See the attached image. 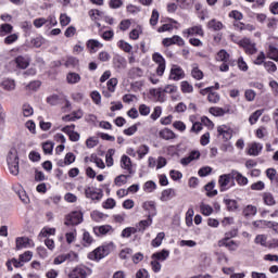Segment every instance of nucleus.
<instances>
[{
	"label": "nucleus",
	"instance_id": "ea45409f",
	"mask_svg": "<svg viewBox=\"0 0 278 278\" xmlns=\"http://www.w3.org/2000/svg\"><path fill=\"white\" fill-rule=\"evenodd\" d=\"M210 114L213 116H225L226 111L223 108L213 106L210 109Z\"/></svg>",
	"mask_w": 278,
	"mask_h": 278
},
{
	"label": "nucleus",
	"instance_id": "bb28decb",
	"mask_svg": "<svg viewBox=\"0 0 278 278\" xmlns=\"http://www.w3.org/2000/svg\"><path fill=\"white\" fill-rule=\"evenodd\" d=\"M267 58H269V60H274V62H278V49H277V47H275V46H269L268 47Z\"/></svg>",
	"mask_w": 278,
	"mask_h": 278
},
{
	"label": "nucleus",
	"instance_id": "0e129e2a",
	"mask_svg": "<svg viewBox=\"0 0 278 278\" xmlns=\"http://www.w3.org/2000/svg\"><path fill=\"white\" fill-rule=\"evenodd\" d=\"M47 101L50 105H58L60 103V96L52 94L47 98Z\"/></svg>",
	"mask_w": 278,
	"mask_h": 278
},
{
	"label": "nucleus",
	"instance_id": "5701e85b",
	"mask_svg": "<svg viewBox=\"0 0 278 278\" xmlns=\"http://www.w3.org/2000/svg\"><path fill=\"white\" fill-rule=\"evenodd\" d=\"M176 197L175 189H165L161 193V201H170Z\"/></svg>",
	"mask_w": 278,
	"mask_h": 278
},
{
	"label": "nucleus",
	"instance_id": "393cba45",
	"mask_svg": "<svg viewBox=\"0 0 278 278\" xmlns=\"http://www.w3.org/2000/svg\"><path fill=\"white\" fill-rule=\"evenodd\" d=\"M151 225H153V217L148 216L147 219L140 220V222L138 223L139 231L144 232V230L147 229V227H151Z\"/></svg>",
	"mask_w": 278,
	"mask_h": 278
},
{
	"label": "nucleus",
	"instance_id": "39448f33",
	"mask_svg": "<svg viewBox=\"0 0 278 278\" xmlns=\"http://www.w3.org/2000/svg\"><path fill=\"white\" fill-rule=\"evenodd\" d=\"M85 195L91 201H101L103 199V190L94 187L85 188Z\"/></svg>",
	"mask_w": 278,
	"mask_h": 278
},
{
	"label": "nucleus",
	"instance_id": "4be33fe9",
	"mask_svg": "<svg viewBox=\"0 0 278 278\" xmlns=\"http://www.w3.org/2000/svg\"><path fill=\"white\" fill-rule=\"evenodd\" d=\"M93 231L97 236H105L110 233V231H112V226L104 225V226L96 227L93 228Z\"/></svg>",
	"mask_w": 278,
	"mask_h": 278
},
{
	"label": "nucleus",
	"instance_id": "e433bc0d",
	"mask_svg": "<svg viewBox=\"0 0 278 278\" xmlns=\"http://www.w3.org/2000/svg\"><path fill=\"white\" fill-rule=\"evenodd\" d=\"M128 177H129V176H128V175H125V174H122V175L115 177V179H114L115 186H117V187H119V188H121V186H125V184H127V178H128Z\"/></svg>",
	"mask_w": 278,
	"mask_h": 278
},
{
	"label": "nucleus",
	"instance_id": "c85d7f7f",
	"mask_svg": "<svg viewBox=\"0 0 278 278\" xmlns=\"http://www.w3.org/2000/svg\"><path fill=\"white\" fill-rule=\"evenodd\" d=\"M191 76L193 79H197L198 81L203 78V72L199 68L198 64H194L192 66Z\"/></svg>",
	"mask_w": 278,
	"mask_h": 278
},
{
	"label": "nucleus",
	"instance_id": "a211bd4d",
	"mask_svg": "<svg viewBox=\"0 0 278 278\" xmlns=\"http://www.w3.org/2000/svg\"><path fill=\"white\" fill-rule=\"evenodd\" d=\"M262 149H263L262 143L254 142V143H251L248 150V153L249 155H253L254 157H257V155L262 153Z\"/></svg>",
	"mask_w": 278,
	"mask_h": 278
},
{
	"label": "nucleus",
	"instance_id": "473e14b6",
	"mask_svg": "<svg viewBox=\"0 0 278 278\" xmlns=\"http://www.w3.org/2000/svg\"><path fill=\"white\" fill-rule=\"evenodd\" d=\"M214 186H216L214 182L205 185L204 189L206 191V197H216V194H218V191L214 190Z\"/></svg>",
	"mask_w": 278,
	"mask_h": 278
},
{
	"label": "nucleus",
	"instance_id": "13d9d810",
	"mask_svg": "<svg viewBox=\"0 0 278 278\" xmlns=\"http://www.w3.org/2000/svg\"><path fill=\"white\" fill-rule=\"evenodd\" d=\"M207 101L210 103H218V101H220V96L216 92H210L207 96Z\"/></svg>",
	"mask_w": 278,
	"mask_h": 278
},
{
	"label": "nucleus",
	"instance_id": "774afa93",
	"mask_svg": "<svg viewBox=\"0 0 278 278\" xmlns=\"http://www.w3.org/2000/svg\"><path fill=\"white\" fill-rule=\"evenodd\" d=\"M201 260L204 266H211L212 265V257L207 253H202L201 254Z\"/></svg>",
	"mask_w": 278,
	"mask_h": 278
},
{
	"label": "nucleus",
	"instance_id": "5fc2aeb1",
	"mask_svg": "<svg viewBox=\"0 0 278 278\" xmlns=\"http://www.w3.org/2000/svg\"><path fill=\"white\" fill-rule=\"evenodd\" d=\"M18 40V34H11L4 38V45H14Z\"/></svg>",
	"mask_w": 278,
	"mask_h": 278
},
{
	"label": "nucleus",
	"instance_id": "7c9ffc66",
	"mask_svg": "<svg viewBox=\"0 0 278 278\" xmlns=\"http://www.w3.org/2000/svg\"><path fill=\"white\" fill-rule=\"evenodd\" d=\"M255 214H257L256 206L248 205L243 208V216H245V218H249V216H255Z\"/></svg>",
	"mask_w": 278,
	"mask_h": 278
},
{
	"label": "nucleus",
	"instance_id": "f3484780",
	"mask_svg": "<svg viewBox=\"0 0 278 278\" xmlns=\"http://www.w3.org/2000/svg\"><path fill=\"white\" fill-rule=\"evenodd\" d=\"M14 62L17 68H22L23 71L29 66V59L27 56L20 55L15 58Z\"/></svg>",
	"mask_w": 278,
	"mask_h": 278
},
{
	"label": "nucleus",
	"instance_id": "338daca9",
	"mask_svg": "<svg viewBox=\"0 0 278 278\" xmlns=\"http://www.w3.org/2000/svg\"><path fill=\"white\" fill-rule=\"evenodd\" d=\"M111 58L112 56L106 51H102L98 55V60H100V62H110Z\"/></svg>",
	"mask_w": 278,
	"mask_h": 278
},
{
	"label": "nucleus",
	"instance_id": "412c9836",
	"mask_svg": "<svg viewBox=\"0 0 278 278\" xmlns=\"http://www.w3.org/2000/svg\"><path fill=\"white\" fill-rule=\"evenodd\" d=\"M170 255V252L168 250H162L161 252H156L152 254V260H159V262H166L168 260V256Z\"/></svg>",
	"mask_w": 278,
	"mask_h": 278
},
{
	"label": "nucleus",
	"instance_id": "2eb2a0df",
	"mask_svg": "<svg viewBox=\"0 0 278 278\" xmlns=\"http://www.w3.org/2000/svg\"><path fill=\"white\" fill-rule=\"evenodd\" d=\"M103 48V43L99 42L97 39H89L87 41V49H89V53H97V49Z\"/></svg>",
	"mask_w": 278,
	"mask_h": 278
},
{
	"label": "nucleus",
	"instance_id": "6ab92c4d",
	"mask_svg": "<svg viewBox=\"0 0 278 278\" xmlns=\"http://www.w3.org/2000/svg\"><path fill=\"white\" fill-rule=\"evenodd\" d=\"M218 247H226L229 251H236L238 249V243H236V241H229V239H222L218 241Z\"/></svg>",
	"mask_w": 278,
	"mask_h": 278
},
{
	"label": "nucleus",
	"instance_id": "680f3d73",
	"mask_svg": "<svg viewBox=\"0 0 278 278\" xmlns=\"http://www.w3.org/2000/svg\"><path fill=\"white\" fill-rule=\"evenodd\" d=\"M2 88H4V90H14L16 85L14 84V80H4L2 83Z\"/></svg>",
	"mask_w": 278,
	"mask_h": 278
},
{
	"label": "nucleus",
	"instance_id": "8fccbe9b",
	"mask_svg": "<svg viewBox=\"0 0 278 278\" xmlns=\"http://www.w3.org/2000/svg\"><path fill=\"white\" fill-rule=\"evenodd\" d=\"M216 60L218 62H227L229 60V53L225 50H220L216 55Z\"/></svg>",
	"mask_w": 278,
	"mask_h": 278
},
{
	"label": "nucleus",
	"instance_id": "f257e3e1",
	"mask_svg": "<svg viewBox=\"0 0 278 278\" xmlns=\"http://www.w3.org/2000/svg\"><path fill=\"white\" fill-rule=\"evenodd\" d=\"M7 162L9 166V170L11 175H18L20 169H18V152L16 149H11L8 156H7Z\"/></svg>",
	"mask_w": 278,
	"mask_h": 278
},
{
	"label": "nucleus",
	"instance_id": "de8ad7c7",
	"mask_svg": "<svg viewBox=\"0 0 278 278\" xmlns=\"http://www.w3.org/2000/svg\"><path fill=\"white\" fill-rule=\"evenodd\" d=\"M31 257H34V253H31V251H26L20 255V260L23 264L31 262Z\"/></svg>",
	"mask_w": 278,
	"mask_h": 278
},
{
	"label": "nucleus",
	"instance_id": "49530a36",
	"mask_svg": "<svg viewBox=\"0 0 278 278\" xmlns=\"http://www.w3.org/2000/svg\"><path fill=\"white\" fill-rule=\"evenodd\" d=\"M22 112H23V116L25 117H29L34 115V108H31V105L29 104H24L22 106Z\"/></svg>",
	"mask_w": 278,
	"mask_h": 278
},
{
	"label": "nucleus",
	"instance_id": "2f4dec72",
	"mask_svg": "<svg viewBox=\"0 0 278 278\" xmlns=\"http://www.w3.org/2000/svg\"><path fill=\"white\" fill-rule=\"evenodd\" d=\"M14 27L12 24H1L0 25V36H8V34H12Z\"/></svg>",
	"mask_w": 278,
	"mask_h": 278
},
{
	"label": "nucleus",
	"instance_id": "9d476101",
	"mask_svg": "<svg viewBox=\"0 0 278 278\" xmlns=\"http://www.w3.org/2000/svg\"><path fill=\"white\" fill-rule=\"evenodd\" d=\"M119 164L123 170H126L129 175H134V165L131 164V159L129 156L126 154L122 155Z\"/></svg>",
	"mask_w": 278,
	"mask_h": 278
},
{
	"label": "nucleus",
	"instance_id": "864d4df0",
	"mask_svg": "<svg viewBox=\"0 0 278 278\" xmlns=\"http://www.w3.org/2000/svg\"><path fill=\"white\" fill-rule=\"evenodd\" d=\"M83 241L85 247H90V244L94 242V239H92V236H90V232L86 231L83 235Z\"/></svg>",
	"mask_w": 278,
	"mask_h": 278
},
{
	"label": "nucleus",
	"instance_id": "58836bf2",
	"mask_svg": "<svg viewBox=\"0 0 278 278\" xmlns=\"http://www.w3.org/2000/svg\"><path fill=\"white\" fill-rule=\"evenodd\" d=\"M117 46L119 49H122V51H125V53H131V49H134V47H131V45L127 43L125 40H119Z\"/></svg>",
	"mask_w": 278,
	"mask_h": 278
},
{
	"label": "nucleus",
	"instance_id": "423d86ee",
	"mask_svg": "<svg viewBox=\"0 0 278 278\" xmlns=\"http://www.w3.org/2000/svg\"><path fill=\"white\" fill-rule=\"evenodd\" d=\"M113 68L117 72L121 73L123 71H125V68H127V59H125V56L121 55V54H115L113 56Z\"/></svg>",
	"mask_w": 278,
	"mask_h": 278
},
{
	"label": "nucleus",
	"instance_id": "6e6552de",
	"mask_svg": "<svg viewBox=\"0 0 278 278\" xmlns=\"http://www.w3.org/2000/svg\"><path fill=\"white\" fill-rule=\"evenodd\" d=\"M186 77V73L184 70L178 65H173L169 74V79L174 81H179V79H184Z\"/></svg>",
	"mask_w": 278,
	"mask_h": 278
},
{
	"label": "nucleus",
	"instance_id": "f704fd0d",
	"mask_svg": "<svg viewBox=\"0 0 278 278\" xmlns=\"http://www.w3.org/2000/svg\"><path fill=\"white\" fill-rule=\"evenodd\" d=\"M188 36H203V28L201 26H193L187 30Z\"/></svg>",
	"mask_w": 278,
	"mask_h": 278
},
{
	"label": "nucleus",
	"instance_id": "c756f323",
	"mask_svg": "<svg viewBox=\"0 0 278 278\" xmlns=\"http://www.w3.org/2000/svg\"><path fill=\"white\" fill-rule=\"evenodd\" d=\"M263 201H264L265 205H269V206H273L277 203L275 201V197H273V193H270V192L263 193Z\"/></svg>",
	"mask_w": 278,
	"mask_h": 278
},
{
	"label": "nucleus",
	"instance_id": "09e8293b",
	"mask_svg": "<svg viewBox=\"0 0 278 278\" xmlns=\"http://www.w3.org/2000/svg\"><path fill=\"white\" fill-rule=\"evenodd\" d=\"M108 90L109 92H114L116 90V86H118V79L117 78H111L108 83Z\"/></svg>",
	"mask_w": 278,
	"mask_h": 278
},
{
	"label": "nucleus",
	"instance_id": "bf43d9fd",
	"mask_svg": "<svg viewBox=\"0 0 278 278\" xmlns=\"http://www.w3.org/2000/svg\"><path fill=\"white\" fill-rule=\"evenodd\" d=\"M60 23L62 27H66L71 23V16L66 15V13H62L60 15Z\"/></svg>",
	"mask_w": 278,
	"mask_h": 278
},
{
	"label": "nucleus",
	"instance_id": "b1692460",
	"mask_svg": "<svg viewBox=\"0 0 278 278\" xmlns=\"http://www.w3.org/2000/svg\"><path fill=\"white\" fill-rule=\"evenodd\" d=\"M67 84H79L81 81V76L75 72H71L66 76Z\"/></svg>",
	"mask_w": 278,
	"mask_h": 278
},
{
	"label": "nucleus",
	"instance_id": "7ed1b4c3",
	"mask_svg": "<svg viewBox=\"0 0 278 278\" xmlns=\"http://www.w3.org/2000/svg\"><path fill=\"white\" fill-rule=\"evenodd\" d=\"M110 255V245H103L97 248L93 252L89 253V260H103V257H108Z\"/></svg>",
	"mask_w": 278,
	"mask_h": 278
},
{
	"label": "nucleus",
	"instance_id": "c9c22d12",
	"mask_svg": "<svg viewBox=\"0 0 278 278\" xmlns=\"http://www.w3.org/2000/svg\"><path fill=\"white\" fill-rule=\"evenodd\" d=\"M134 233H138V228L127 227L122 231V238H131Z\"/></svg>",
	"mask_w": 278,
	"mask_h": 278
},
{
	"label": "nucleus",
	"instance_id": "3c124183",
	"mask_svg": "<svg viewBox=\"0 0 278 278\" xmlns=\"http://www.w3.org/2000/svg\"><path fill=\"white\" fill-rule=\"evenodd\" d=\"M264 67L266 68L267 73H276L277 72V64H275L271 61L265 62Z\"/></svg>",
	"mask_w": 278,
	"mask_h": 278
},
{
	"label": "nucleus",
	"instance_id": "052dcab7",
	"mask_svg": "<svg viewBox=\"0 0 278 278\" xmlns=\"http://www.w3.org/2000/svg\"><path fill=\"white\" fill-rule=\"evenodd\" d=\"M162 116V106L154 108V111L151 114L152 121H157Z\"/></svg>",
	"mask_w": 278,
	"mask_h": 278
},
{
	"label": "nucleus",
	"instance_id": "20e7f679",
	"mask_svg": "<svg viewBox=\"0 0 278 278\" xmlns=\"http://www.w3.org/2000/svg\"><path fill=\"white\" fill-rule=\"evenodd\" d=\"M152 60L157 64L156 74L159 77H162V75H164V71H166V60L160 54V52H154L152 54Z\"/></svg>",
	"mask_w": 278,
	"mask_h": 278
},
{
	"label": "nucleus",
	"instance_id": "1a4fd4ad",
	"mask_svg": "<svg viewBox=\"0 0 278 278\" xmlns=\"http://www.w3.org/2000/svg\"><path fill=\"white\" fill-rule=\"evenodd\" d=\"M217 134L218 136H222L226 142L231 140V138L233 137V130L229 128L227 125L218 126Z\"/></svg>",
	"mask_w": 278,
	"mask_h": 278
},
{
	"label": "nucleus",
	"instance_id": "4c0bfd02",
	"mask_svg": "<svg viewBox=\"0 0 278 278\" xmlns=\"http://www.w3.org/2000/svg\"><path fill=\"white\" fill-rule=\"evenodd\" d=\"M65 66L67 68H75V66H79V60H77L75 56H70L65 62Z\"/></svg>",
	"mask_w": 278,
	"mask_h": 278
},
{
	"label": "nucleus",
	"instance_id": "c03bdc74",
	"mask_svg": "<svg viewBox=\"0 0 278 278\" xmlns=\"http://www.w3.org/2000/svg\"><path fill=\"white\" fill-rule=\"evenodd\" d=\"M157 188V185L153 180H149L143 185L144 192H153Z\"/></svg>",
	"mask_w": 278,
	"mask_h": 278
},
{
	"label": "nucleus",
	"instance_id": "a878e982",
	"mask_svg": "<svg viewBox=\"0 0 278 278\" xmlns=\"http://www.w3.org/2000/svg\"><path fill=\"white\" fill-rule=\"evenodd\" d=\"M128 75L131 79H138L144 75V72L140 67H132L129 70Z\"/></svg>",
	"mask_w": 278,
	"mask_h": 278
},
{
	"label": "nucleus",
	"instance_id": "4468645a",
	"mask_svg": "<svg viewBox=\"0 0 278 278\" xmlns=\"http://www.w3.org/2000/svg\"><path fill=\"white\" fill-rule=\"evenodd\" d=\"M74 162H75V154L73 152H70L65 155L64 160H59L56 164L61 168H64V166H70V164H73Z\"/></svg>",
	"mask_w": 278,
	"mask_h": 278
},
{
	"label": "nucleus",
	"instance_id": "4d7b16f0",
	"mask_svg": "<svg viewBox=\"0 0 278 278\" xmlns=\"http://www.w3.org/2000/svg\"><path fill=\"white\" fill-rule=\"evenodd\" d=\"M194 90V87H192V85H190V83L188 81H182L181 83V91L185 93H190Z\"/></svg>",
	"mask_w": 278,
	"mask_h": 278
},
{
	"label": "nucleus",
	"instance_id": "9b49d317",
	"mask_svg": "<svg viewBox=\"0 0 278 278\" xmlns=\"http://www.w3.org/2000/svg\"><path fill=\"white\" fill-rule=\"evenodd\" d=\"M86 270V267L77 266L68 274V278H87L88 273Z\"/></svg>",
	"mask_w": 278,
	"mask_h": 278
},
{
	"label": "nucleus",
	"instance_id": "cd10ccee",
	"mask_svg": "<svg viewBox=\"0 0 278 278\" xmlns=\"http://www.w3.org/2000/svg\"><path fill=\"white\" fill-rule=\"evenodd\" d=\"M208 29H213V31H220L223 29V24L217 20H211L207 23Z\"/></svg>",
	"mask_w": 278,
	"mask_h": 278
},
{
	"label": "nucleus",
	"instance_id": "37998d69",
	"mask_svg": "<svg viewBox=\"0 0 278 278\" xmlns=\"http://www.w3.org/2000/svg\"><path fill=\"white\" fill-rule=\"evenodd\" d=\"M159 21H160V12L156 9H154L152 11V15L150 18V25H152V27H155V25H157Z\"/></svg>",
	"mask_w": 278,
	"mask_h": 278
},
{
	"label": "nucleus",
	"instance_id": "e2e57ef3",
	"mask_svg": "<svg viewBox=\"0 0 278 278\" xmlns=\"http://www.w3.org/2000/svg\"><path fill=\"white\" fill-rule=\"evenodd\" d=\"M43 152L49 155L51 153H53V143L52 142H45L42 146Z\"/></svg>",
	"mask_w": 278,
	"mask_h": 278
},
{
	"label": "nucleus",
	"instance_id": "69168bd1",
	"mask_svg": "<svg viewBox=\"0 0 278 278\" xmlns=\"http://www.w3.org/2000/svg\"><path fill=\"white\" fill-rule=\"evenodd\" d=\"M264 188H266V185L262 180L251 185V190L261 191V190H264Z\"/></svg>",
	"mask_w": 278,
	"mask_h": 278
},
{
	"label": "nucleus",
	"instance_id": "aec40b11",
	"mask_svg": "<svg viewBox=\"0 0 278 278\" xmlns=\"http://www.w3.org/2000/svg\"><path fill=\"white\" fill-rule=\"evenodd\" d=\"M232 177H233V179L237 180V184H239V186H247V184H249V178L244 177L238 170H232Z\"/></svg>",
	"mask_w": 278,
	"mask_h": 278
},
{
	"label": "nucleus",
	"instance_id": "6e6d98bb",
	"mask_svg": "<svg viewBox=\"0 0 278 278\" xmlns=\"http://www.w3.org/2000/svg\"><path fill=\"white\" fill-rule=\"evenodd\" d=\"M277 169L275 168H267L266 169V177H268L271 181H277Z\"/></svg>",
	"mask_w": 278,
	"mask_h": 278
},
{
	"label": "nucleus",
	"instance_id": "603ef678",
	"mask_svg": "<svg viewBox=\"0 0 278 278\" xmlns=\"http://www.w3.org/2000/svg\"><path fill=\"white\" fill-rule=\"evenodd\" d=\"M91 218H92V220H96V223H101V220H103V218H105V214H103L99 211H93L91 213Z\"/></svg>",
	"mask_w": 278,
	"mask_h": 278
},
{
	"label": "nucleus",
	"instance_id": "a18cd8bd",
	"mask_svg": "<svg viewBox=\"0 0 278 278\" xmlns=\"http://www.w3.org/2000/svg\"><path fill=\"white\" fill-rule=\"evenodd\" d=\"M200 210L203 216H212V213L214 212V208H212V206L208 204H201Z\"/></svg>",
	"mask_w": 278,
	"mask_h": 278
},
{
	"label": "nucleus",
	"instance_id": "79ce46f5",
	"mask_svg": "<svg viewBox=\"0 0 278 278\" xmlns=\"http://www.w3.org/2000/svg\"><path fill=\"white\" fill-rule=\"evenodd\" d=\"M148 153H149V146H147V144L140 146L137 150L139 160H142L144 157V155H147Z\"/></svg>",
	"mask_w": 278,
	"mask_h": 278
},
{
	"label": "nucleus",
	"instance_id": "72a5a7b5",
	"mask_svg": "<svg viewBox=\"0 0 278 278\" xmlns=\"http://www.w3.org/2000/svg\"><path fill=\"white\" fill-rule=\"evenodd\" d=\"M166 238L164 232H159L156 238L152 240L151 245L154 248L162 247V241Z\"/></svg>",
	"mask_w": 278,
	"mask_h": 278
},
{
	"label": "nucleus",
	"instance_id": "0eeeda50",
	"mask_svg": "<svg viewBox=\"0 0 278 278\" xmlns=\"http://www.w3.org/2000/svg\"><path fill=\"white\" fill-rule=\"evenodd\" d=\"M233 179V172L230 174H224L219 176L218 184L220 188V192H225V190L229 189V184H231V180Z\"/></svg>",
	"mask_w": 278,
	"mask_h": 278
},
{
	"label": "nucleus",
	"instance_id": "a19ab883",
	"mask_svg": "<svg viewBox=\"0 0 278 278\" xmlns=\"http://www.w3.org/2000/svg\"><path fill=\"white\" fill-rule=\"evenodd\" d=\"M264 112L262 110L255 111L249 118L250 125H255Z\"/></svg>",
	"mask_w": 278,
	"mask_h": 278
},
{
	"label": "nucleus",
	"instance_id": "ddd939ff",
	"mask_svg": "<svg viewBox=\"0 0 278 278\" xmlns=\"http://www.w3.org/2000/svg\"><path fill=\"white\" fill-rule=\"evenodd\" d=\"M15 242H16L17 250L28 249V247H34V241H31V239L27 237H18Z\"/></svg>",
	"mask_w": 278,
	"mask_h": 278
},
{
	"label": "nucleus",
	"instance_id": "f8f14e48",
	"mask_svg": "<svg viewBox=\"0 0 278 278\" xmlns=\"http://www.w3.org/2000/svg\"><path fill=\"white\" fill-rule=\"evenodd\" d=\"M142 208L146 212H148V216H150V218H153V216L157 215V208L155 207V201L143 202Z\"/></svg>",
	"mask_w": 278,
	"mask_h": 278
},
{
	"label": "nucleus",
	"instance_id": "dca6fc26",
	"mask_svg": "<svg viewBox=\"0 0 278 278\" xmlns=\"http://www.w3.org/2000/svg\"><path fill=\"white\" fill-rule=\"evenodd\" d=\"M159 136L163 140H175L177 138V135H175V132L168 128L160 130Z\"/></svg>",
	"mask_w": 278,
	"mask_h": 278
},
{
	"label": "nucleus",
	"instance_id": "f03ea898",
	"mask_svg": "<svg viewBox=\"0 0 278 278\" xmlns=\"http://www.w3.org/2000/svg\"><path fill=\"white\" fill-rule=\"evenodd\" d=\"M81 223H84V213H81L80 211H74L65 217L64 225L68 227L71 225H81Z\"/></svg>",
	"mask_w": 278,
	"mask_h": 278
}]
</instances>
